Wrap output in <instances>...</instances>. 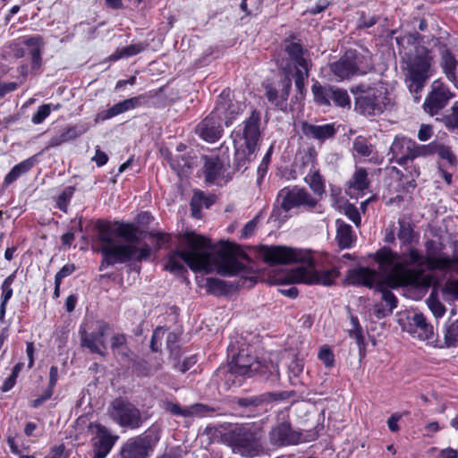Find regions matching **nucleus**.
Instances as JSON below:
<instances>
[{
  "mask_svg": "<svg viewBox=\"0 0 458 458\" xmlns=\"http://www.w3.org/2000/svg\"><path fill=\"white\" fill-rule=\"evenodd\" d=\"M51 113V105L50 104H44L41 105L38 111L32 115L31 122L34 124H40L43 123V121L49 116Z\"/></svg>",
  "mask_w": 458,
  "mask_h": 458,
  "instance_id": "50",
  "label": "nucleus"
},
{
  "mask_svg": "<svg viewBox=\"0 0 458 458\" xmlns=\"http://www.w3.org/2000/svg\"><path fill=\"white\" fill-rule=\"evenodd\" d=\"M440 66L447 80L456 84L457 77L455 72L458 66V61L449 49H444L441 52Z\"/></svg>",
  "mask_w": 458,
  "mask_h": 458,
  "instance_id": "30",
  "label": "nucleus"
},
{
  "mask_svg": "<svg viewBox=\"0 0 458 458\" xmlns=\"http://www.w3.org/2000/svg\"><path fill=\"white\" fill-rule=\"evenodd\" d=\"M108 329V324L103 321L98 322L97 330L88 333L84 329L80 330L81 345L89 350L92 353L105 356L106 345L104 336Z\"/></svg>",
  "mask_w": 458,
  "mask_h": 458,
  "instance_id": "20",
  "label": "nucleus"
},
{
  "mask_svg": "<svg viewBox=\"0 0 458 458\" xmlns=\"http://www.w3.org/2000/svg\"><path fill=\"white\" fill-rule=\"evenodd\" d=\"M344 213L347 217L355 224V225L359 226L360 224V216L358 209L353 205H347L344 208Z\"/></svg>",
  "mask_w": 458,
  "mask_h": 458,
  "instance_id": "56",
  "label": "nucleus"
},
{
  "mask_svg": "<svg viewBox=\"0 0 458 458\" xmlns=\"http://www.w3.org/2000/svg\"><path fill=\"white\" fill-rule=\"evenodd\" d=\"M222 117L213 111L197 126L196 133L207 142L218 140L223 134Z\"/></svg>",
  "mask_w": 458,
  "mask_h": 458,
  "instance_id": "21",
  "label": "nucleus"
},
{
  "mask_svg": "<svg viewBox=\"0 0 458 458\" xmlns=\"http://www.w3.org/2000/svg\"><path fill=\"white\" fill-rule=\"evenodd\" d=\"M206 286L208 291L213 294H221L225 292L226 288L225 281L213 277L207 278Z\"/></svg>",
  "mask_w": 458,
  "mask_h": 458,
  "instance_id": "47",
  "label": "nucleus"
},
{
  "mask_svg": "<svg viewBox=\"0 0 458 458\" xmlns=\"http://www.w3.org/2000/svg\"><path fill=\"white\" fill-rule=\"evenodd\" d=\"M265 96L268 102L276 108L285 111L287 109V100L292 89V79L289 74L279 82V88H276L271 83H267L265 86Z\"/></svg>",
  "mask_w": 458,
  "mask_h": 458,
  "instance_id": "19",
  "label": "nucleus"
},
{
  "mask_svg": "<svg viewBox=\"0 0 458 458\" xmlns=\"http://www.w3.org/2000/svg\"><path fill=\"white\" fill-rule=\"evenodd\" d=\"M160 438V430L157 427L149 428L143 435L129 439L123 445L121 454L123 458H146Z\"/></svg>",
  "mask_w": 458,
  "mask_h": 458,
  "instance_id": "10",
  "label": "nucleus"
},
{
  "mask_svg": "<svg viewBox=\"0 0 458 458\" xmlns=\"http://www.w3.org/2000/svg\"><path fill=\"white\" fill-rule=\"evenodd\" d=\"M166 346L170 351L171 356L174 357V360H177L180 356V350L177 344L179 341V336L174 332H168L166 330V334L165 335Z\"/></svg>",
  "mask_w": 458,
  "mask_h": 458,
  "instance_id": "45",
  "label": "nucleus"
},
{
  "mask_svg": "<svg viewBox=\"0 0 458 458\" xmlns=\"http://www.w3.org/2000/svg\"><path fill=\"white\" fill-rule=\"evenodd\" d=\"M88 432L91 437L92 458H106L117 441L118 436L98 422H90L88 426Z\"/></svg>",
  "mask_w": 458,
  "mask_h": 458,
  "instance_id": "12",
  "label": "nucleus"
},
{
  "mask_svg": "<svg viewBox=\"0 0 458 458\" xmlns=\"http://www.w3.org/2000/svg\"><path fill=\"white\" fill-rule=\"evenodd\" d=\"M310 68L300 69L297 67L293 74L294 85L297 91L295 95L296 100L302 99L305 94V81L309 78Z\"/></svg>",
  "mask_w": 458,
  "mask_h": 458,
  "instance_id": "38",
  "label": "nucleus"
},
{
  "mask_svg": "<svg viewBox=\"0 0 458 458\" xmlns=\"http://www.w3.org/2000/svg\"><path fill=\"white\" fill-rule=\"evenodd\" d=\"M289 397L287 392H266L258 395L238 397L234 403L249 412L248 416H256L267 411L266 406L273 402Z\"/></svg>",
  "mask_w": 458,
  "mask_h": 458,
  "instance_id": "13",
  "label": "nucleus"
},
{
  "mask_svg": "<svg viewBox=\"0 0 458 458\" xmlns=\"http://www.w3.org/2000/svg\"><path fill=\"white\" fill-rule=\"evenodd\" d=\"M318 359L324 363V365L327 368H331L335 363V355L330 348L324 346L320 349L318 352Z\"/></svg>",
  "mask_w": 458,
  "mask_h": 458,
  "instance_id": "52",
  "label": "nucleus"
},
{
  "mask_svg": "<svg viewBox=\"0 0 458 458\" xmlns=\"http://www.w3.org/2000/svg\"><path fill=\"white\" fill-rule=\"evenodd\" d=\"M314 101L320 106H330L332 104L343 108L351 107V98L344 89L332 85H321L315 81L311 86Z\"/></svg>",
  "mask_w": 458,
  "mask_h": 458,
  "instance_id": "11",
  "label": "nucleus"
},
{
  "mask_svg": "<svg viewBox=\"0 0 458 458\" xmlns=\"http://www.w3.org/2000/svg\"><path fill=\"white\" fill-rule=\"evenodd\" d=\"M378 21H379V16L373 15V16H370V17L367 18L365 16V14L362 13L360 17V20H359L358 28L359 29H369V28H371Z\"/></svg>",
  "mask_w": 458,
  "mask_h": 458,
  "instance_id": "57",
  "label": "nucleus"
},
{
  "mask_svg": "<svg viewBox=\"0 0 458 458\" xmlns=\"http://www.w3.org/2000/svg\"><path fill=\"white\" fill-rule=\"evenodd\" d=\"M196 362H197V360H196L195 356H191V357L185 358L182 363L178 362V363L174 364V367L182 373H184L187 370H189Z\"/></svg>",
  "mask_w": 458,
  "mask_h": 458,
  "instance_id": "60",
  "label": "nucleus"
},
{
  "mask_svg": "<svg viewBox=\"0 0 458 458\" xmlns=\"http://www.w3.org/2000/svg\"><path fill=\"white\" fill-rule=\"evenodd\" d=\"M12 55L15 58H21L27 53L30 55L31 68L38 69L41 66V46L39 37L25 38L21 43H13L9 47Z\"/></svg>",
  "mask_w": 458,
  "mask_h": 458,
  "instance_id": "18",
  "label": "nucleus"
},
{
  "mask_svg": "<svg viewBox=\"0 0 458 458\" xmlns=\"http://www.w3.org/2000/svg\"><path fill=\"white\" fill-rule=\"evenodd\" d=\"M426 253L410 247L403 254L402 262L397 261V255L391 250L383 248L374 254L379 272L365 267L349 271L347 281L352 285H363L376 288L381 293V301L376 303L373 313L377 318L392 314L397 307V299L389 290L402 285L428 287L432 284L433 276L427 271L453 272L458 274V255L446 256L442 246L434 240L425 242Z\"/></svg>",
  "mask_w": 458,
  "mask_h": 458,
  "instance_id": "1",
  "label": "nucleus"
},
{
  "mask_svg": "<svg viewBox=\"0 0 458 458\" xmlns=\"http://www.w3.org/2000/svg\"><path fill=\"white\" fill-rule=\"evenodd\" d=\"M443 342L439 344L440 348L458 347V319L449 318L443 328Z\"/></svg>",
  "mask_w": 458,
  "mask_h": 458,
  "instance_id": "33",
  "label": "nucleus"
},
{
  "mask_svg": "<svg viewBox=\"0 0 458 458\" xmlns=\"http://www.w3.org/2000/svg\"><path fill=\"white\" fill-rule=\"evenodd\" d=\"M433 58L424 47H416L415 54L408 56L404 68V81L413 100L419 102L421 91L433 75Z\"/></svg>",
  "mask_w": 458,
  "mask_h": 458,
  "instance_id": "6",
  "label": "nucleus"
},
{
  "mask_svg": "<svg viewBox=\"0 0 458 458\" xmlns=\"http://www.w3.org/2000/svg\"><path fill=\"white\" fill-rule=\"evenodd\" d=\"M203 173L206 182L208 184L217 183L221 178L224 164L217 157H203Z\"/></svg>",
  "mask_w": 458,
  "mask_h": 458,
  "instance_id": "28",
  "label": "nucleus"
},
{
  "mask_svg": "<svg viewBox=\"0 0 458 458\" xmlns=\"http://www.w3.org/2000/svg\"><path fill=\"white\" fill-rule=\"evenodd\" d=\"M349 336L355 339L359 347L364 344L363 330L362 327L349 329Z\"/></svg>",
  "mask_w": 458,
  "mask_h": 458,
  "instance_id": "63",
  "label": "nucleus"
},
{
  "mask_svg": "<svg viewBox=\"0 0 458 458\" xmlns=\"http://www.w3.org/2000/svg\"><path fill=\"white\" fill-rule=\"evenodd\" d=\"M98 251L102 255L101 267H110L127 261L140 262L150 257L151 248L144 244L138 248L140 240L139 227L133 224L98 220L95 225Z\"/></svg>",
  "mask_w": 458,
  "mask_h": 458,
  "instance_id": "3",
  "label": "nucleus"
},
{
  "mask_svg": "<svg viewBox=\"0 0 458 458\" xmlns=\"http://www.w3.org/2000/svg\"><path fill=\"white\" fill-rule=\"evenodd\" d=\"M399 225L398 239L403 244H411L414 238V231L411 225L404 220H399Z\"/></svg>",
  "mask_w": 458,
  "mask_h": 458,
  "instance_id": "41",
  "label": "nucleus"
},
{
  "mask_svg": "<svg viewBox=\"0 0 458 458\" xmlns=\"http://www.w3.org/2000/svg\"><path fill=\"white\" fill-rule=\"evenodd\" d=\"M109 416L120 427L131 429L140 428L144 421L140 411L123 398H115L111 403Z\"/></svg>",
  "mask_w": 458,
  "mask_h": 458,
  "instance_id": "8",
  "label": "nucleus"
},
{
  "mask_svg": "<svg viewBox=\"0 0 458 458\" xmlns=\"http://www.w3.org/2000/svg\"><path fill=\"white\" fill-rule=\"evenodd\" d=\"M350 188L357 191H363L369 185L368 173L364 168H357L349 182Z\"/></svg>",
  "mask_w": 458,
  "mask_h": 458,
  "instance_id": "40",
  "label": "nucleus"
},
{
  "mask_svg": "<svg viewBox=\"0 0 458 458\" xmlns=\"http://www.w3.org/2000/svg\"><path fill=\"white\" fill-rule=\"evenodd\" d=\"M75 271V266L73 264L64 265L55 275V280L62 282V280L72 275Z\"/></svg>",
  "mask_w": 458,
  "mask_h": 458,
  "instance_id": "59",
  "label": "nucleus"
},
{
  "mask_svg": "<svg viewBox=\"0 0 458 458\" xmlns=\"http://www.w3.org/2000/svg\"><path fill=\"white\" fill-rule=\"evenodd\" d=\"M78 137V133L75 128L71 127L66 131H63L58 138L54 139V144L59 145L63 142L73 140Z\"/></svg>",
  "mask_w": 458,
  "mask_h": 458,
  "instance_id": "54",
  "label": "nucleus"
},
{
  "mask_svg": "<svg viewBox=\"0 0 458 458\" xmlns=\"http://www.w3.org/2000/svg\"><path fill=\"white\" fill-rule=\"evenodd\" d=\"M36 164V157H30L15 165L4 179V186H8L16 181L20 176L28 173Z\"/></svg>",
  "mask_w": 458,
  "mask_h": 458,
  "instance_id": "34",
  "label": "nucleus"
},
{
  "mask_svg": "<svg viewBox=\"0 0 458 458\" xmlns=\"http://www.w3.org/2000/svg\"><path fill=\"white\" fill-rule=\"evenodd\" d=\"M441 121L449 129H458V101L452 106V113L443 116Z\"/></svg>",
  "mask_w": 458,
  "mask_h": 458,
  "instance_id": "49",
  "label": "nucleus"
},
{
  "mask_svg": "<svg viewBox=\"0 0 458 458\" xmlns=\"http://www.w3.org/2000/svg\"><path fill=\"white\" fill-rule=\"evenodd\" d=\"M14 280H15V273H13L10 276H8L2 283V284H1L2 294H1V303L0 304H4V306H7L8 301L13 296L12 284H13Z\"/></svg>",
  "mask_w": 458,
  "mask_h": 458,
  "instance_id": "44",
  "label": "nucleus"
},
{
  "mask_svg": "<svg viewBox=\"0 0 458 458\" xmlns=\"http://www.w3.org/2000/svg\"><path fill=\"white\" fill-rule=\"evenodd\" d=\"M454 97L449 87L440 80H436L431 83L430 91L427 95L423 110L430 116L438 114Z\"/></svg>",
  "mask_w": 458,
  "mask_h": 458,
  "instance_id": "14",
  "label": "nucleus"
},
{
  "mask_svg": "<svg viewBox=\"0 0 458 458\" xmlns=\"http://www.w3.org/2000/svg\"><path fill=\"white\" fill-rule=\"evenodd\" d=\"M271 443L276 445H297L305 441L302 434L292 428L287 422H282L270 432Z\"/></svg>",
  "mask_w": 458,
  "mask_h": 458,
  "instance_id": "23",
  "label": "nucleus"
},
{
  "mask_svg": "<svg viewBox=\"0 0 458 458\" xmlns=\"http://www.w3.org/2000/svg\"><path fill=\"white\" fill-rule=\"evenodd\" d=\"M234 144V158H233V169L235 171H244L247 169L249 164L255 158L256 152L258 150L250 151L246 148L245 146Z\"/></svg>",
  "mask_w": 458,
  "mask_h": 458,
  "instance_id": "31",
  "label": "nucleus"
},
{
  "mask_svg": "<svg viewBox=\"0 0 458 458\" xmlns=\"http://www.w3.org/2000/svg\"><path fill=\"white\" fill-rule=\"evenodd\" d=\"M428 307L436 318H441L445 312V305L437 299L428 300Z\"/></svg>",
  "mask_w": 458,
  "mask_h": 458,
  "instance_id": "53",
  "label": "nucleus"
},
{
  "mask_svg": "<svg viewBox=\"0 0 458 458\" xmlns=\"http://www.w3.org/2000/svg\"><path fill=\"white\" fill-rule=\"evenodd\" d=\"M411 332L418 334L420 340H428L433 335V327L427 322L422 313H415L410 318Z\"/></svg>",
  "mask_w": 458,
  "mask_h": 458,
  "instance_id": "29",
  "label": "nucleus"
},
{
  "mask_svg": "<svg viewBox=\"0 0 458 458\" xmlns=\"http://www.w3.org/2000/svg\"><path fill=\"white\" fill-rule=\"evenodd\" d=\"M149 235L156 239V245L158 249L165 247V244L167 242H169L171 240L170 234L164 233H150Z\"/></svg>",
  "mask_w": 458,
  "mask_h": 458,
  "instance_id": "61",
  "label": "nucleus"
},
{
  "mask_svg": "<svg viewBox=\"0 0 458 458\" xmlns=\"http://www.w3.org/2000/svg\"><path fill=\"white\" fill-rule=\"evenodd\" d=\"M181 244L182 250L172 251L165 265V269L174 275H182L186 271L182 261L193 271L209 273L216 267L222 276H233L244 268L227 250H219L214 255L210 241L202 235L185 233L182 236Z\"/></svg>",
  "mask_w": 458,
  "mask_h": 458,
  "instance_id": "2",
  "label": "nucleus"
},
{
  "mask_svg": "<svg viewBox=\"0 0 458 458\" xmlns=\"http://www.w3.org/2000/svg\"><path fill=\"white\" fill-rule=\"evenodd\" d=\"M161 407L166 412L186 418V407L182 408L178 403H173L169 400H163L161 402Z\"/></svg>",
  "mask_w": 458,
  "mask_h": 458,
  "instance_id": "48",
  "label": "nucleus"
},
{
  "mask_svg": "<svg viewBox=\"0 0 458 458\" xmlns=\"http://www.w3.org/2000/svg\"><path fill=\"white\" fill-rule=\"evenodd\" d=\"M260 121V112L253 109L250 116L233 132L232 137L233 143L245 146V148H249L250 151L258 150L262 137Z\"/></svg>",
  "mask_w": 458,
  "mask_h": 458,
  "instance_id": "7",
  "label": "nucleus"
},
{
  "mask_svg": "<svg viewBox=\"0 0 458 458\" xmlns=\"http://www.w3.org/2000/svg\"><path fill=\"white\" fill-rule=\"evenodd\" d=\"M259 363L254 357L239 352L229 364V371L235 376H251L259 370Z\"/></svg>",
  "mask_w": 458,
  "mask_h": 458,
  "instance_id": "24",
  "label": "nucleus"
},
{
  "mask_svg": "<svg viewBox=\"0 0 458 458\" xmlns=\"http://www.w3.org/2000/svg\"><path fill=\"white\" fill-rule=\"evenodd\" d=\"M75 191V188L72 186L66 187L63 192L58 196L57 198V208L64 211L67 212L68 204L73 196V193Z\"/></svg>",
  "mask_w": 458,
  "mask_h": 458,
  "instance_id": "46",
  "label": "nucleus"
},
{
  "mask_svg": "<svg viewBox=\"0 0 458 458\" xmlns=\"http://www.w3.org/2000/svg\"><path fill=\"white\" fill-rule=\"evenodd\" d=\"M127 338L123 334H115L111 338V349L115 355L121 356L122 359L131 360L132 352L127 346Z\"/></svg>",
  "mask_w": 458,
  "mask_h": 458,
  "instance_id": "35",
  "label": "nucleus"
},
{
  "mask_svg": "<svg viewBox=\"0 0 458 458\" xmlns=\"http://www.w3.org/2000/svg\"><path fill=\"white\" fill-rule=\"evenodd\" d=\"M225 98H229V92L224 90L219 96V100L214 109V112L217 116L222 117V120L225 121V124L228 127L231 126L236 117L242 113L244 106L240 102H233L230 99H226Z\"/></svg>",
  "mask_w": 458,
  "mask_h": 458,
  "instance_id": "22",
  "label": "nucleus"
},
{
  "mask_svg": "<svg viewBox=\"0 0 458 458\" xmlns=\"http://www.w3.org/2000/svg\"><path fill=\"white\" fill-rule=\"evenodd\" d=\"M352 149L356 155L362 157H370V161L373 160L374 157V147L370 144L368 140L362 136H358L354 139L352 143Z\"/></svg>",
  "mask_w": 458,
  "mask_h": 458,
  "instance_id": "36",
  "label": "nucleus"
},
{
  "mask_svg": "<svg viewBox=\"0 0 458 458\" xmlns=\"http://www.w3.org/2000/svg\"><path fill=\"white\" fill-rule=\"evenodd\" d=\"M433 133V129L431 125L428 124H421L419 132L418 139L420 141H426L430 139Z\"/></svg>",
  "mask_w": 458,
  "mask_h": 458,
  "instance_id": "62",
  "label": "nucleus"
},
{
  "mask_svg": "<svg viewBox=\"0 0 458 458\" xmlns=\"http://www.w3.org/2000/svg\"><path fill=\"white\" fill-rule=\"evenodd\" d=\"M301 132L308 139L317 140L320 142L333 138L336 129L333 123L322 125L312 124L308 122L301 123Z\"/></svg>",
  "mask_w": 458,
  "mask_h": 458,
  "instance_id": "25",
  "label": "nucleus"
},
{
  "mask_svg": "<svg viewBox=\"0 0 458 458\" xmlns=\"http://www.w3.org/2000/svg\"><path fill=\"white\" fill-rule=\"evenodd\" d=\"M336 241L341 249H349L352 247L356 236L350 225L341 219H336Z\"/></svg>",
  "mask_w": 458,
  "mask_h": 458,
  "instance_id": "32",
  "label": "nucleus"
},
{
  "mask_svg": "<svg viewBox=\"0 0 458 458\" xmlns=\"http://www.w3.org/2000/svg\"><path fill=\"white\" fill-rule=\"evenodd\" d=\"M214 200L212 197L206 196L202 191H196L191 200V207L192 215L198 217V213L200 211L202 207L208 208Z\"/></svg>",
  "mask_w": 458,
  "mask_h": 458,
  "instance_id": "39",
  "label": "nucleus"
},
{
  "mask_svg": "<svg viewBox=\"0 0 458 458\" xmlns=\"http://www.w3.org/2000/svg\"><path fill=\"white\" fill-rule=\"evenodd\" d=\"M170 165L172 168L178 174L183 172L185 167H191L188 160L185 159L182 156H177L174 158H172Z\"/></svg>",
  "mask_w": 458,
  "mask_h": 458,
  "instance_id": "55",
  "label": "nucleus"
},
{
  "mask_svg": "<svg viewBox=\"0 0 458 458\" xmlns=\"http://www.w3.org/2000/svg\"><path fill=\"white\" fill-rule=\"evenodd\" d=\"M146 45L142 43H137L121 48H117L115 52L109 56V59L111 61H117L122 58H128L138 55L139 53L143 51Z\"/></svg>",
  "mask_w": 458,
  "mask_h": 458,
  "instance_id": "37",
  "label": "nucleus"
},
{
  "mask_svg": "<svg viewBox=\"0 0 458 458\" xmlns=\"http://www.w3.org/2000/svg\"><path fill=\"white\" fill-rule=\"evenodd\" d=\"M278 199H282L281 208L285 212L300 206L313 208L317 204V199L306 189L297 186L292 189H283L278 194Z\"/></svg>",
  "mask_w": 458,
  "mask_h": 458,
  "instance_id": "16",
  "label": "nucleus"
},
{
  "mask_svg": "<svg viewBox=\"0 0 458 458\" xmlns=\"http://www.w3.org/2000/svg\"><path fill=\"white\" fill-rule=\"evenodd\" d=\"M166 334V329L164 327H157L153 332L151 341H150V348L153 352H158L161 346V341L165 337Z\"/></svg>",
  "mask_w": 458,
  "mask_h": 458,
  "instance_id": "51",
  "label": "nucleus"
},
{
  "mask_svg": "<svg viewBox=\"0 0 458 458\" xmlns=\"http://www.w3.org/2000/svg\"><path fill=\"white\" fill-rule=\"evenodd\" d=\"M389 155H391L390 161L404 165L408 161L414 159L420 155V148L415 141L410 139L395 137L390 147Z\"/></svg>",
  "mask_w": 458,
  "mask_h": 458,
  "instance_id": "17",
  "label": "nucleus"
},
{
  "mask_svg": "<svg viewBox=\"0 0 458 458\" xmlns=\"http://www.w3.org/2000/svg\"><path fill=\"white\" fill-rule=\"evenodd\" d=\"M365 57L355 50H348L336 62L330 64V71L337 81L350 80L353 76L366 73Z\"/></svg>",
  "mask_w": 458,
  "mask_h": 458,
  "instance_id": "9",
  "label": "nucleus"
},
{
  "mask_svg": "<svg viewBox=\"0 0 458 458\" xmlns=\"http://www.w3.org/2000/svg\"><path fill=\"white\" fill-rule=\"evenodd\" d=\"M305 180L316 194L321 195L325 191L322 176L318 171L309 174Z\"/></svg>",
  "mask_w": 458,
  "mask_h": 458,
  "instance_id": "42",
  "label": "nucleus"
},
{
  "mask_svg": "<svg viewBox=\"0 0 458 458\" xmlns=\"http://www.w3.org/2000/svg\"><path fill=\"white\" fill-rule=\"evenodd\" d=\"M389 104L387 92L383 89H370L366 95L356 98V108L365 115L382 114Z\"/></svg>",
  "mask_w": 458,
  "mask_h": 458,
  "instance_id": "15",
  "label": "nucleus"
},
{
  "mask_svg": "<svg viewBox=\"0 0 458 458\" xmlns=\"http://www.w3.org/2000/svg\"><path fill=\"white\" fill-rule=\"evenodd\" d=\"M145 96L140 95L137 97H133L131 98H127L123 101H121L115 105H114L112 107L108 108L107 110H105L100 113V118L102 120H107L114 116H116L120 114H123L124 112H127L129 110L134 109L138 106H140L145 102Z\"/></svg>",
  "mask_w": 458,
  "mask_h": 458,
  "instance_id": "27",
  "label": "nucleus"
},
{
  "mask_svg": "<svg viewBox=\"0 0 458 458\" xmlns=\"http://www.w3.org/2000/svg\"><path fill=\"white\" fill-rule=\"evenodd\" d=\"M258 226V218L254 217L252 220L249 221L242 230V237L249 238L253 235Z\"/></svg>",
  "mask_w": 458,
  "mask_h": 458,
  "instance_id": "58",
  "label": "nucleus"
},
{
  "mask_svg": "<svg viewBox=\"0 0 458 458\" xmlns=\"http://www.w3.org/2000/svg\"><path fill=\"white\" fill-rule=\"evenodd\" d=\"M289 370L294 377H298L303 370L302 361L298 359L293 360L289 365Z\"/></svg>",
  "mask_w": 458,
  "mask_h": 458,
  "instance_id": "64",
  "label": "nucleus"
},
{
  "mask_svg": "<svg viewBox=\"0 0 458 458\" xmlns=\"http://www.w3.org/2000/svg\"><path fill=\"white\" fill-rule=\"evenodd\" d=\"M259 254L264 261L270 265L301 263L290 273V278L294 283L331 285L339 276V271L335 267L317 270L311 253L308 250L285 246H263Z\"/></svg>",
  "mask_w": 458,
  "mask_h": 458,
  "instance_id": "4",
  "label": "nucleus"
},
{
  "mask_svg": "<svg viewBox=\"0 0 458 458\" xmlns=\"http://www.w3.org/2000/svg\"><path fill=\"white\" fill-rule=\"evenodd\" d=\"M215 408L210 407L204 403H194L190 406H186V418L188 417H202L209 412H214Z\"/></svg>",
  "mask_w": 458,
  "mask_h": 458,
  "instance_id": "43",
  "label": "nucleus"
},
{
  "mask_svg": "<svg viewBox=\"0 0 458 458\" xmlns=\"http://www.w3.org/2000/svg\"><path fill=\"white\" fill-rule=\"evenodd\" d=\"M225 432L221 435L223 443L229 445L234 454L253 458L261 452L262 429L255 423L220 425Z\"/></svg>",
  "mask_w": 458,
  "mask_h": 458,
  "instance_id": "5",
  "label": "nucleus"
},
{
  "mask_svg": "<svg viewBox=\"0 0 458 458\" xmlns=\"http://www.w3.org/2000/svg\"><path fill=\"white\" fill-rule=\"evenodd\" d=\"M284 50L289 57L293 61L295 70L310 68V60L305 57L307 50L303 48L299 41L287 38L284 41Z\"/></svg>",
  "mask_w": 458,
  "mask_h": 458,
  "instance_id": "26",
  "label": "nucleus"
}]
</instances>
